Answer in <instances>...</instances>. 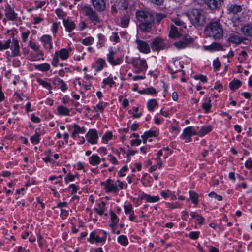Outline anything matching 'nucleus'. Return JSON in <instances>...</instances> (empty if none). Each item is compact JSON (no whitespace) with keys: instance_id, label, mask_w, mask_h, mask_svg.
Here are the masks:
<instances>
[{"instance_id":"obj_1","label":"nucleus","mask_w":252,"mask_h":252,"mask_svg":"<svg viewBox=\"0 0 252 252\" xmlns=\"http://www.w3.org/2000/svg\"><path fill=\"white\" fill-rule=\"evenodd\" d=\"M136 18L139 21L140 30L143 32H149L154 25L155 18L150 12L144 10H138Z\"/></svg>"},{"instance_id":"obj_2","label":"nucleus","mask_w":252,"mask_h":252,"mask_svg":"<svg viewBox=\"0 0 252 252\" xmlns=\"http://www.w3.org/2000/svg\"><path fill=\"white\" fill-rule=\"evenodd\" d=\"M204 31L208 37L215 40H220L223 36V29L219 20L211 21L208 23Z\"/></svg>"},{"instance_id":"obj_3","label":"nucleus","mask_w":252,"mask_h":252,"mask_svg":"<svg viewBox=\"0 0 252 252\" xmlns=\"http://www.w3.org/2000/svg\"><path fill=\"white\" fill-rule=\"evenodd\" d=\"M186 16L189 19L191 23L198 26L203 25L205 21L204 11L199 9H192L188 11Z\"/></svg>"},{"instance_id":"obj_4","label":"nucleus","mask_w":252,"mask_h":252,"mask_svg":"<svg viewBox=\"0 0 252 252\" xmlns=\"http://www.w3.org/2000/svg\"><path fill=\"white\" fill-rule=\"evenodd\" d=\"M78 9L86 16L89 20L94 25L100 23L101 20L98 14L91 6L87 5H81Z\"/></svg>"},{"instance_id":"obj_5","label":"nucleus","mask_w":252,"mask_h":252,"mask_svg":"<svg viewBox=\"0 0 252 252\" xmlns=\"http://www.w3.org/2000/svg\"><path fill=\"white\" fill-rule=\"evenodd\" d=\"M135 72L136 73L145 72L147 68L148 64L145 59H141L140 58H133L131 61Z\"/></svg>"},{"instance_id":"obj_6","label":"nucleus","mask_w":252,"mask_h":252,"mask_svg":"<svg viewBox=\"0 0 252 252\" xmlns=\"http://www.w3.org/2000/svg\"><path fill=\"white\" fill-rule=\"evenodd\" d=\"M229 13H232L234 15L232 17V21L233 23V26L235 27H238L240 23L242 21L241 18L239 16L238 13H241L242 11V7L240 5L236 4L231 5L228 8Z\"/></svg>"},{"instance_id":"obj_7","label":"nucleus","mask_w":252,"mask_h":252,"mask_svg":"<svg viewBox=\"0 0 252 252\" xmlns=\"http://www.w3.org/2000/svg\"><path fill=\"white\" fill-rule=\"evenodd\" d=\"M69 57V51L66 48H62L59 51L55 52L52 61V64L57 67L59 62V58L62 60H66Z\"/></svg>"},{"instance_id":"obj_8","label":"nucleus","mask_w":252,"mask_h":252,"mask_svg":"<svg viewBox=\"0 0 252 252\" xmlns=\"http://www.w3.org/2000/svg\"><path fill=\"white\" fill-rule=\"evenodd\" d=\"M136 1L137 0H114L119 9L126 10L129 8L131 11L135 9Z\"/></svg>"},{"instance_id":"obj_9","label":"nucleus","mask_w":252,"mask_h":252,"mask_svg":"<svg viewBox=\"0 0 252 252\" xmlns=\"http://www.w3.org/2000/svg\"><path fill=\"white\" fill-rule=\"evenodd\" d=\"M116 52L113 50L112 47L109 48V53L107 55V59L109 63L112 66L120 65L123 62V58L117 57L115 58L114 55Z\"/></svg>"},{"instance_id":"obj_10","label":"nucleus","mask_w":252,"mask_h":252,"mask_svg":"<svg viewBox=\"0 0 252 252\" xmlns=\"http://www.w3.org/2000/svg\"><path fill=\"white\" fill-rule=\"evenodd\" d=\"M28 45L31 49L37 52V56H32L30 59L31 61H35L38 60L39 58H37V56L43 57L44 53L42 51L40 50V47L39 45L36 44L32 39H31L29 41ZM41 59L43 60H44V58L42 57Z\"/></svg>"},{"instance_id":"obj_11","label":"nucleus","mask_w":252,"mask_h":252,"mask_svg":"<svg viewBox=\"0 0 252 252\" xmlns=\"http://www.w3.org/2000/svg\"><path fill=\"white\" fill-rule=\"evenodd\" d=\"M5 16L9 21H16L18 19V14L15 12L14 8L7 4L4 9Z\"/></svg>"},{"instance_id":"obj_12","label":"nucleus","mask_w":252,"mask_h":252,"mask_svg":"<svg viewBox=\"0 0 252 252\" xmlns=\"http://www.w3.org/2000/svg\"><path fill=\"white\" fill-rule=\"evenodd\" d=\"M87 141L92 144H95L97 143L98 139V136L97 131L95 129H90L85 135Z\"/></svg>"},{"instance_id":"obj_13","label":"nucleus","mask_w":252,"mask_h":252,"mask_svg":"<svg viewBox=\"0 0 252 252\" xmlns=\"http://www.w3.org/2000/svg\"><path fill=\"white\" fill-rule=\"evenodd\" d=\"M182 135L184 139L191 141V137L193 135H197V130L193 126H188L183 129Z\"/></svg>"},{"instance_id":"obj_14","label":"nucleus","mask_w":252,"mask_h":252,"mask_svg":"<svg viewBox=\"0 0 252 252\" xmlns=\"http://www.w3.org/2000/svg\"><path fill=\"white\" fill-rule=\"evenodd\" d=\"M93 7L98 12H103L107 8V4L105 0H91Z\"/></svg>"},{"instance_id":"obj_15","label":"nucleus","mask_w":252,"mask_h":252,"mask_svg":"<svg viewBox=\"0 0 252 252\" xmlns=\"http://www.w3.org/2000/svg\"><path fill=\"white\" fill-rule=\"evenodd\" d=\"M166 44L164 40L160 37L155 38L151 45V48L153 51H160L165 48Z\"/></svg>"},{"instance_id":"obj_16","label":"nucleus","mask_w":252,"mask_h":252,"mask_svg":"<svg viewBox=\"0 0 252 252\" xmlns=\"http://www.w3.org/2000/svg\"><path fill=\"white\" fill-rule=\"evenodd\" d=\"M40 41L42 43L44 49L48 52H50L53 48L52 37L49 35H44L40 38Z\"/></svg>"},{"instance_id":"obj_17","label":"nucleus","mask_w":252,"mask_h":252,"mask_svg":"<svg viewBox=\"0 0 252 252\" xmlns=\"http://www.w3.org/2000/svg\"><path fill=\"white\" fill-rule=\"evenodd\" d=\"M123 207L125 214L129 215V220L131 221L137 222V217L134 215V211L132 204L130 203L125 204Z\"/></svg>"},{"instance_id":"obj_18","label":"nucleus","mask_w":252,"mask_h":252,"mask_svg":"<svg viewBox=\"0 0 252 252\" xmlns=\"http://www.w3.org/2000/svg\"><path fill=\"white\" fill-rule=\"evenodd\" d=\"M102 185H104L106 189V191L108 192L117 193L119 189L118 188L117 185L113 184V181L110 179H108L105 183L102 182Z\"/></svg>"},{"instance_id":"obj_19","label":"nucleus","mask_w":252,"mask_h":252,"mask_svg":"<svg viewBox=\"0 0 252 252\" xmlns=\"http://www.w3.org/2000/svg\"><path fill=\"white\" fill-rule=\"evenodd\" d=\"M9 48L11 50L12 56L17 57L20 55V46L18 40L13 38Z\"/></svg>"},{"instance_id":"obj_20","label":"nucleus","mask_w":252,"mask_h":252,"mask_svg":"<svg viewBox=\"0 0 252 252\" xmlns=\"http://www.w3.org/2000/svg\"><path fill=\"white\" fill-rule=\"evenodd\" d=\"M138 50L141 53L148 54L150 52V48L149 44L143 40L137 39L136 40Z\"/></svg>"},{"instance_id":"obj_21","label":"nucleus","mask_w":252,"mask_h":252,"mask_svg":"<svg viewBox=\"0 0 252 252\" xmlns=\"http://www.w3.org/2000/svg\"><path fill=\"white\" fill-rule=\"evenodd\" d=\"M184 66L178 61H174L172 63V65H169L168 68L170 73L172 75V78H175V77L173 75L174 73L181 71V68H183Z\"/></svg>"},{"instance_id":"obj_22","label":"nucleus","mask_w":252,"mask_h":252,"mask_svg":"<svg viewBox=\"0 0 252 252\" xmlns=\"http://www.w3.org/2000/svg\"><path fill=\"white\" fill-rule=\"evenodd\" d=\"M139 198L141 200H145L149 203L157 202L160 200L159 196H151L144 192H142L139 196Z\"/></svg>"},{"instance_id":"obj_23","label":"nucleus","mask_w":252,"mask_h":252,"mask_svg":"<svg viewBox=\"0 0 252 252\" xmlns=\"http://www.w3.org/2000/svg\"><path fill=\"white\" fill-rule=\"evenodd\" d=\"M106 65V63L105 60L100 58L96 61L95 63L92 65V67L94 68L96 72H98L101 71Z\"/></svg>"},{"instance_id":"obj_24","label":"nucleus","mask_w":252,"mask_h":252,"mask_svg":"<svg viewBox=\"0 0 252 252\" xmlns=\"http://www.w3.org/2000/svg\"><path fill=\"white\" fill-rule=\"evenodd\" d=\"M228 41L233 44H239L242 42L243 39L240 36L239 33L235 32L229 34Z\"/></svg>"},{"instance_id":"obj_25","label":"nucleus","mask_w":252,"mask_h":252,"mask_svg":"<svg viewBox=\"0 0 252 252\" xmlns=\"http://www.w3.org/2000/svg\"><path fill=\"white\" fill-rule=\"evenodd\" d=\"M222 2V0H209L206 4L210 9L215 10L219 9Z\"/></svg>"},{"instance_id":"obj_26","label":"nucleus","mask_w":252,"mask_h":252,"mask_svg":"<svg viewBox=\"0 0 252 252\" xmlns=\"http://www.w3.org/2000/svg\"><path fill=\"white\" fill-rule=\"evenodd\" d=\"M204 48L210 51L223 50L222 45L219 42H213L210 45L204 46Z\"/></svg>"},{"instance_id":"obj_27","label":"nucleus","mask_w":252,"mask_h":252,"mask_svg":"<svg viewBox=\"0 0 252 252\" xmlns=\"http://www.w3.org/2000/svg\"><path fill=\"white\" fill-rule=\"evenodd\" d=\"M241 32L247 36L252 37V23H249L241 28Z\"/></svg>"},{"instance_id":"obj_28","label":"nucleus","mask_w":252,"mask_h":252,"mask_svg":"<svg viewBox=\"0 0 252 252\" xmlns=\"http://www.w3.org/2000/svg\"><path fill=\"white\" fill-rule=\"evenodd\" d=\"M212 130V126L211 125H206L201 127L199 130H197V135L199 137H203L206 134L211 132Z\"/></svg>"},{"instance_id":"obj_29","label":"nucleus","mask_w":252,"mask_h":252,"mask_svg":"<svg viewBox=\"0 0 252 252\" xmlns=\"http://www.w3.org/2000/svg\"><path fill=\"white\" fill-rule=\"evenodd\" d=\"M63 23L65 28V30L69 32H71L75 28V24L73 21L64 19Z\"/></svg>"},{"instance_id":"obj_30","label":"nucleus","mask_w":252,"mask_h":252,"mask_svg":"<svg viewBox=\"0 0 252 252\" xmlns=\"http://www.w3.org/2000/svg\"><path fill=\"white\" fill-rule=\"evenodd\" d=\"M189 198L188 199V201L190 200L192 203L194 205L195 207H196L199 202V195L195 191L193 190H189Z\"/></svg>"},{"instance_id":"obj_31","label":"nucleus","mask_w":252,"mask_h":252,"mask_svg":"<svg viewBox=\"0 0 252 252\" xmlns=\"http://www.w3.org/2000/svg\"><path fill=\"white\" fill-rule=\"evenodd\" d=\"M34 68L41 72H47L51 68V66L49 63H44L39 64H35L34 65Z\"/></svg>"},{"instance_id":"obj_32","label":"nucleus","mask_w":252,"mask_h":252,"mask_svg":"<svg viewBox=\"0 0 252 252\" xmlns=\"http://www.w3.org/2000/svg\"><path fill=\"white\" fill-rule=\"evenodd\" d=\"M100 238L98 237L96 231H94L90 233L89 237L88 238V241L91 244L96 243H101V241H98Z\"/></svg>"},{"instance_id":"obj_33","label":"nucleus","mask_w":252,"mask_h":252,"mask_svg":"<svg viewBox=\"0 0 252 252\" xmlns=\"http://www.w3.org/2000/svg\"><path fill=\"white\" fill-rule=\"evenodd\" d=\"M130 16L127 12H126L121 18V26L123 28H126L128 26Z\"/></svg>"},{"instance_id":"obj_34","label":"nucleus","mask_w":252,"mask_h":252,"mask_svg":"<svg viewBox=\"0 0 252 252\" xmlns=\"http://www.w3.org/2000/svg\"><path fill=\"white\" fill-rule=\"evenodd\" d=\"M101 158L100 157L96 154H93L89 158V163L93 166H95L99 164L100 163Z\"/></svg>"},{"instance_id":"obj_35","label":"nucleus","mask_w":252,"mask_h":252,"mask_svg":"<svg viewBox=\"0 0 252 252\" xmlns=\"http://www.w3.org/2000/svg\"><path fill=\"white\" fill-rule=\"evenodd\" d=\"M110 224L111 227H115L119 222V219L118 217L112 211L110 212Z\"/></svg>"},{"instance_id":"obj_36","label":"nucleus","mask_w":252,"mask_h":252,"mask_svg":"<svg viewBox=\"0 0 252 252\" xmlns=\"http://www.w3.org/2000/svg\"><path fill=\"white\" fill-rule=\"evenodd\" d=\"M190 215L192 218L196 220V221L198 222V223L199 225H202L204 223V221L205 220L204 218L196 212H191L190 213Z\"/></svg>"},{"instance_id":"obj_37","label":"nucleus","mask_w":252,"mask_h":252,"mask_svg":"<svg viewBox=\"0 0 252 252\" xmlns=\"http://www.w3.org/2000/svg\"><path fill=\"white\" fill-rule=\"evenodd\" d=\"M180 33L178 31L177 27L174 25H171L170 30L169 33V36L170 38L176 39L179 36Z\"/></svg>"},{"instance_id":"obj_38","label":"nucleus","mask_w":252,"mask_h":252,"mask_svg":"<svg viewBox=\"0 0 252 252\" xmlns=\"http://www.w3.org/2000/svg\"><path fill=\"white\" fill-rule=\"evenodd\" d=\"M58 114L63 116H69L70 115V110L67 108L60 105L57 108Z\"/></svg>"},{"instance_id":"obj_39","label":"nucleus","mask_w":252,"mask_h":252,"mask_svg":"<svg viewBox=\"0 0 252 252\" xmlns=\"http://www.w3.org/2000/svg\"><path fill=\"white\" fill-rule=\"evenodd\" d=\"M140 94L153 95L157 94V91L153 87H148L138 91Z\"/></svg>"},{"instance_id":"obj_40","label":"nucleus","mask_w":252,"mask_h":252,"mask_svg":"<svg viewBox=\"0 0 252 252\" xmlns=\"http://www.w3.org/2000/svg\"><path fill=\"white\" fill-rule=\"evenodd\" d=\"M158 105V103L156 99H149L147 102V107L150 112L154 111L155 108Z\"/></svg>"},{"instance_id":"obj_41","label":"nucleus","mask_w":252,"mask_h":252,"mask_svg":"<svg viewBox=\"0 0 252 252\" xmlns=\"http://www.w3.org/2000/svg\"><path fill=\"white\" fill-rule=\"evenodd\" d=\"M11 40L12 39H9L3 41L0 40V51L9 49L10 48Z\"/></svg>"},{"instance_id":"obj_42","label":"nucleus","mask_w":252,"mask_h":252,"mask_svg":"<svg viewBox=\"0 0 252 252\" xmlns=\"http://www.w3.org/2000/svg\"><path fill=\"white\" fill-rule=\"evenodd\" d=\"M40 134L37 132V129L35 130V133L30 138L31 142L33 144H37L40 140Z\"/></svg>"},{"instance_id":"obj_43","label":"nucleus","mask_w":252,"mask_h":252,"mask_svg":"<svg viewBox=\"0 0 252 252\" xmlns=\"http://www.w3.org/2000/svg\"><path fill=\"white\" fill-rule=\"evenodd\" d=\"M98 237L100 238L98 241L105 242L106 240L107 233L103 230H96Z\"/></svg>"},{"instance_id":"obj_44","label":"nucleus","mask_w":252,"mask_h":252,"mask_svg":"<svg viewBox=\"0 0 252 252\" xmlns=\"http://www.w3.org/2000/svg\"><path fill=\"white\" fill-rule=\"evenodd\" d=\"M241 85V82L239 80H233L229 83V87L232 90L238 89Z\"/></svg>"},{"instance_id":"obj_45","label":"nucleus","mask_w":252,"mask_h":252,"mask_svg":"<svg viewBox=\"0 0 252 252\" xmlns=\"http://www.w3.org/2000/svg\"><path fill=\"white\" fill-rule=\"evenodd\" d=\"M118 242L121 245L126 246L128 244V240L127 237L125 235H121L118 237Z\"/></svg>"},{"instance_id":"obj_46","label":"nucleus","mask_w":252,"mask_h":252,"mask_svg":"<svg viewBox=\"0 0 252 252\" xmlns=\"http://www.w3.org/2000/svg\"><path fill=\"white\" fill-rule=\"evenodd\" d=\"M211 102V98L209 97L207 100V102H205L202 103V107L204 110L205 111V113H207L210 112L212 107Z\"/></svg>"},{"instance_id":"obj_47","label":"nucleus","mask_w":252,"mask_h":252,"mask_svg":"<svg viewBox=\"0 0 252 252\" xmlns=\"http://www.w3.org/2000/svg\"><path fill=\"white\" fill-rule=\"evenodd\" d=\"M74 128L73 131L77 134L84 133L85 132V128L84 126L80 127L79 125L76 124H74L73 126Z\"/></svg>"},{"instance_id":"obj_48","label":"nucleus","mask_w":252,"mask_h":252,"mask_svg":"<svg viewBox=\"0 0 252 252\" xmlns=\"http://www.w3.org/2000/svg\"><path fill=\"white\" fill-rule=\"evenodd\" d=\"M37 81L43 87L47 89H51V84L50 83L46 82L41 78L37 79Z\"/></svg>"},{"instance_id":"obj_49","label":"nucleus","mask_w":252,"mask_h":252,"mask_svg":"<svg viewBox=\"0 0 252 252\" xmlns=\"http://www.w3.org/2000/svg\"><path fill=\"white\" fill-rule=\"evenodd\" d=\"M166 207L170 209H174L175 208H180L181 205L178 202L172 203H166Z\"/></svg>"},{"instance_id":"obj_50","label":"nucleus","mask_w":252,"mask_h":252,"mask_svg":"<svg viewBox=\"0 0 252 252\" xmlns=\"http://www.w3.org/2000/svg\"><path fill=\"white\" fill-rule=\"evenodd\" d=\"M94 42V38L91 37H88L81 40V43L85 45L88 46L92 45Z\"/></svg>"},{"instance_id":"obj_51","label":"nucleus","mask_w":252,"mask_h":252,"mask_svg":"<svg viewBox=\"0 0 252 252\" xmlns=\"http://www.w3.org/2000/svg\"><path fill=\"white\" fill-rule=\"evenodd\" d=\"M102 83L105 85H108L110 87H112V86L115 84V81L113 80L112 78L109 76L107 78L104 79Z\"/></svg>"},{"instance_id":"obj_52","label":"nucleus","mask_w":252,"mask_h":252,"mask_svg":"<svg viewBox=\"0 0 252 252\" xmlns=\"http://www.w3.org/2000/svg\"><path fill=\"white\" fill-rule=\"evenodd\" d=\"M69 189L70 190V191L71 192V194H74L79 189V187L74 184H71L69 186Z\"/></svg>"},{"instance_id":"obj_53","label":"nucleus","mask_w":252,"mask_h":252,"mask_svg":"<svg viewBox=\"0 0 252 252\" xmlns=\"http://www.w3.org/2000/svg\"><path fill=\"white\" fill-rule=\"evenodd\" d=\"M208 196L210 197L215 198L218 201H220L223 200V198H222V196L217 194L214 191H212V192H210L208 194Z\"/></svg>"},{"instance_id":"obj_54","label":"nucleus","mask_w":252,"mask_h":252,"mask_svg":"<svg viewBox=\"0 0 252 252\" xmlns=\"http://www.w3.org/2000/svg\"><path fill=\"white\" fill-rule=\"evenodd\" d=\"M174 45L175 47L179 49L185 48L187 46V45L183 40L178 42H176Z\"/></svg>"},{"instance_id":"obj_55","label":"nucleus","mask_w":252,"mask_h":252,"mask_svg":"<svg viewBox=\"0 0 252 252\" xmlns=\"http://www.w3.org/2000/svg\"><path fill=\"white\" fill-rule=\"evenodd\" d=\"M213 65L215 70H218L220 68L221 66V63L219 60L218 58H217L216 59L214 60L213 62Z\"/></svg>"},{"instance_id":"obj_56","label":"nucleus","mask_w":252,"mask_h":252,"mask_svg":"<svg viewBox=\"0 0 252 252\" xmlns=\"http://www.w3.org/2000/svg\"><path fill=\"white\" fill-rule=\"evenodd\" d=\"M147 135L149 137L154 136L157 137L158 135V132L157 130H149L145 132V136Z\"/></svg>"},{"instance_id":"obj_57","label":"nucleus","mask_w":252,"mask_h":252,"mask_svg":"<svg viewBox=\"0 0 252 252\" xmlns=\"http://www.w3.org/2000/svg\"><path fill=\"white\" fill-rule=\"evenodd\" d=\"M193 78L196 80H200L202 82H207V77L202 74L196 75L194 76Z\"/></svg>"},{"instance_id":"obj_58","label":"nucleus","mask_w":252,"mask_h":252,"mask_svg":"<svg viewBox=\"0 0 252 252\" xmlns=\"http://www.w3.org/2000/svg\"><path fill=\"white\" fill-rule=\"evenodd\" d=\"M200 232L199 231H192L189 234L190 238L193 240L197 239L199 237Z\"/></svg>"},{"instance_id":"obj_59","label":"nucleus","mask_w":252,"mask_h":252,"mask_svg":"<svg viewBox=\"0 0 252 252\" xmlns=\"http://www.w3.org/2000/svg\"><path fill=\"white\" fill-rule=\"evenodd\" d=\"M184 42L188 45L189 44H190L192 42L193 39L192 38L188 35H185L182 39Z\"/></svg>"},{"instance_id":"obj_60","label":"nucleus","mask_w":252,"mask_h":252,"mask_svg":"<svg viewBox=\"0 0 252 252\" xmlns=\"http://www.w3.org/2000/svg\"><path fill=\"white\" fill-rule=\"evenodd\" d=\"M75 179V176L70 174H68L64 178V181L66 183H68L69 182L73 181Z\"/></svg>"},{"instance_id":"obj_61","label":"nucleus","mask_w":252,"mask_h":252,"mask_svg":"<svg viewBox=\"0 0 252 252\" xmlns=\"http://www.w3.org/2000/svg\"><path fill=\"white\" fill-rule=\"evenodd\" d=\"M112 136L113 135L111 132H107L103 135L102 140L107 141L112 139Z\"/></svg>"},{"instance_id":"obj_62","label":"nucleus","mask_w":252,"mask_h":252,"mask_svg":"<svg viewBox=\"0 0 252 252\" xmlns=\"http://www.w3.org/2000/svg\"><path fill=\"white\" fill-rule=\"evenodd\" d=\"M118 5H116L115 2L111 6V13L113 15H115L118 13Z\"/></svg>"},{"instance_id":"obj_63","label":"nucleus","mask_w":252,"mask_h":252,"mask_svg":"<svg viewBox=\"0 0 252 252\" xmlns=\"http://www.w3.org/2000/svg\"><path fill=\"white\" fill-rule=\"evenodd\" d=\"M174 23L177 26H183V27H186V25L184 22L181 21L179 18H175L173 20Z\"/></svg>"},{"instance_id":"obj_64","label":"nucleus","mask_w":252,"mask_h":252,"mask_svg":"<svg viewBox=\"0 0 252 252\" xmlns=\"http://www.w3.org/2000/svg\"><path fill=\"white\" fill-rule=\"evenodd\" d=\"M106 103L100 101L96 105V107H97L100 110L103 111V110L106 107Z\"/></svg>"}]
</instances>
